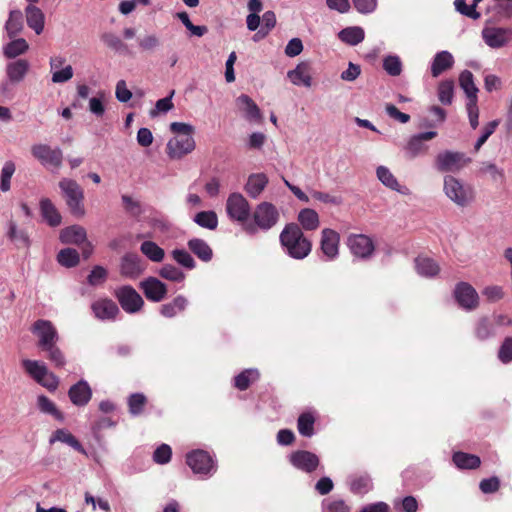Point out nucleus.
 I'll use <instances>...</instances> for the list:
<instances>
[{
	"mask_svg": "<svg viewBox=\"0 0 512 512\" xmlns=\"http://www.w3.org/2000/svg\"><path fill=\"white\" fill-rule=\"evenodd\" d=\"M43 351L47 353V358L54 363L55 366L63 367L66 364L65 356L56 344L51 345Z\"/></svg>",
	"mask_w": 512,
	"mask_h": 512,
	"instance_id": "nucleus-60",
	"label": "nucleus"
},
{
	"mask_svg": "<svg viewBox=\"0 0 512 512\" xmlns=\"http://www.w3.org/2000/svg\"><path fill=\"white\" fill-rule=\"evenodd\" d=\"M31 153L44 166L60 168L63 160V153L60 148H51L47 144H35L31 147Z\"/></svg>",
	"mask_w": 512,
	"mask_h": 512,
	"instance_id": "nucleus-9",
	"label": "nucleus"
},
{
	"mask_svg": "<svg viewBox=\"0 0 512 512\" xmlns=\"http://www.w3.org/2000/svg\"><path fill=\"white\" fill-rule=\"evenodd\" d=\"M287 77L296 86H312L311 67L308 62H300L293 70L287 72Z\"/></svg>",
	"mask_w": 512,
	"mask_h": 512,
	"instance_id": "nucleus-25",
	"label": "nucleus"
},
{
	"mask_svg": "<svg viewBox=\"0 0 512 512\" xmlns=\"http://www.w3.org/2000/svg\"><path fill=\"white\" fill-rule=\"evenodd\" d=\"M15 172V164L12 161H7L1 171L0 189L7 192L10 189V180Z\"/></svg>",
	"mask_w": 512,
	"mask_h": 512,
	"instance_id": "nucleus-59",
	"label": "nucleus"
},
{
	"mask_svg": "<svg viewBox=\"0 0 512 512\" xmlns=\"http://www.w3.org/2000/svg\"><path fill=\"white\" fill-rule=\"evenodd\" d=\"M253 219L255 225H245V230L247 232L255 233L257 228L267 231L278 222L279 212L273 204L269 202H262L255 208Z\"/></svg>",
	"mask_w": 512,
	"mask_h": 512,
	"instance_id": "nucleus-5",
	"label": "nucleus"
},
{
	"mask_svg": "<svg viewBox=\"0 0 512 512\" xmlns=\"http://www.w3.org/2000/svg\"><path fill=\"white\" fill-rule=\"evenodd\" d=\"M79 253L73 248H65L57 255L58 262L67 268L74 267L79 263Z\"/></svg>",
	"mask_w": 512,
	"mask_h": 512,
	"instance_id": "nucleus-48",
	"label": "nucleus"
},
{
	"mask_svg": "<svg viewBox=\"0 0 512 512\" xmlns=\"http://www.w3.org/2000/svg\"><path fill=\"white\" fill-rule=\"evenodd\" d=\"M459 85L464 91L467 101H478L479 89L474 83V76L471 71L464 70L460 73Z\"/></svg>",
	"mask_w": 512,
	"mask_h": 512,
	"instance_id": "nucleus-32",
	"label": "nucleus"
},
{
	"mask_svg": "<svg viewBox=\"0 0 512 512\" xmlns=\"http://www.w3.org/2000/svg\"><path fill=\"white\" fill-rule=\"evenodd\" d=\"M315 418L311 413H303L298 418V431L302 436L311 437L314 434Z\"/></svg>",
	"mask_w": 512,
	"mask_h": 512,
	"instance_id": "nucleus-49",
	"label": "nucleus"
},
{
	"mask_svg": "<svg viewBox=\"0 0 512 512\" xmlns=\"http://www.w3.org/2000/svg\"><path fill=\"white\" fill-rule=\"evenodd\" d=\"M32 332L38 338V347L43 351L59 340L55 326L49 320H37L32 326Z\"/></svg>",
	"mask_w": 512,
	"mask_h": 512,
	"instance_id": "nucleus-8",
	"label": "nucleus"
},
{
	"mask_svg": "<svg viewBox=\"0 0 512 512\" xmlns=\"http://www.w3.org/2000/svg\"><path fill=\"white\" fill-rule=\"evenodd\" d=\"M5 29L9 38H14L23 29L22 13L19 10H13L9 14Z\"/></svg>",
	"mask_w": 512,
	"mask_h": 512,
	"instance_id": "nucleus-43",
	"label": "nucleus"
},
{
	"mask_svg": "<svg viewBox=\"0 0 512 512\" xmlns=\"http://www.w3.org/2000/svg\"><path fill=\"white\" fill-rule=\"evenodd\" d=\"M339 234L332 229H323L321 236V250L328 260L337 257L339 249Z\"/></svg>",
	"mask_w": 512,
	"mask_h": 512,
	"instance_id": "nucleus-23",
	"label": "nucleus"
},
{
	"mask_svg": "<svg viewBox=\"0 0 512 512\" xmlns=\"http://www.w3.org/2000/svg\"><path fill=\"white\" fill-rule=\"evenodd\" d=\"M186 463L195 474L202 476L212 475L216 471L214 459L204 450H194L188 453Z\"/></svg>",
	"mask_w": 512,
	"mask_h": 512,
	"instance_id": "nucleus-7",
	"label": "nucleus"
},
{
	"mask_svg": "<svg viewBox=\"0 0 512 512\" xmlns=\"http://www.w3.org/2000/svg\"><path fill=\"white\" fill-rule=\"evenodd\" d=\"M25 372L38 384L49 391H54L59 385L57 376L50 372L44 362L38 360L24 359L21 362Z\"/></svg>",
	"mask_w": 512,
	"mask_h": 512,
	"instance_id": "nucleus-4",
	"label": "nucleus"
},
{
	"mask_svg": "<svg viewBox=\"0 0 512 512\" xmlns=\"http://www.w3.org/2000/svg\"><path fill=\"white\" fill-rule=\"evenodd\" d=\"M415 267L418 274L424 277H433L437 275L440 270L438 264L428 257L416 258Z\"/></svg>",
	"mask_w": 512,
	"mask_h": 512,
	"instance_id": "nucleus-39",
	"label": "nucleus"
},
{
	"mask_svg": "<svg viewBox=\"0 0 512 512\" xmlns=\"http://www.w3.org/2000/svg\"><path fill=\"white\" fill-rule=\"evenodd\" d=\"M298 221L302 228L308 231L316 230L319 227V215L310 208L302 209L298 214Z\"/></svg>",
	"mask_w": 512,
	"mask_h": 512,
	"instance_id": "nucleus-38",
	"label": "nucleus"
},
{
	"mask_svg": "<svg viewBox=\"0 0 512 512\" xmlns=\"http://www.w3.org/2000/svg\"><path fill=\"white\" fill-rule=\"evenodd\" d=\"M226 211L232 220L244 223L249 218L250 206L242 194L232 193L227 199Z\"/></svg>",
	"mask_w": 512,
	"mask_h": 512,
	"instance_id": "nucleus-10",
	"label": "nucleus"
},
{
	"mask_svg": "<svg viewBox=\"0 0 512 512\" xmlns=\"http://www.w3.org/2000/svg\"><path fill=\"white\" fill-rule=\"evenodd\" d=\"M39 206L41 215L48 225L51 227H57L61 224L62 217L49 198H42Z\"/></svg>",
	"mask_w": 512,
	"mask_h": 512,
	"instance_id": "nucleus-31",
	"label": "nucleus"
},
{
	"mask_svg": "<svg viewBox=\"0 0 512 512\" xmlns=\"http://www.w3.org/2000/svg\"><path fill=\"white\" fill-rule=\"evenodd\" d=\"M384 70L391 76H398L402 71V63L398 56L389 55L383 60Z\"/></svg>",
	"mask_w": 512,
	"mask_h": 512,
	"instance_id": "nucleus-54",
	"label": "nucleus"
},
{
	"mask_svg": "<svg viewBox=\"0 0 512 512\" xmlns=\"http://www.w3.org/2000/svg\"><path fill=\"white\" fill-rule=\"evenodd\" d=\"M140 251L151 261L161 262L165 257L164 250L155 242L147 240L140 246Z\"/></svg>",
	"mask_w": 512,
	"mask_h": 512,
	"instance_id": "nucleus-45",
	"label": "nucleus"
},
{
	"mask_svg": "<svg viewBox=\"0 0 512 512\" xmlns=\"http://www.w3.org/2000/svg\"><path fill=\"white\" fill-rule=\"evenodd\" d=\"M443 192L451 202L461 208L470 206L475 200L473 186L452 175L444 177Z\"/></svg>",
	"mask_w": 512,
	"mask_h": 512,
	"instance_id": "nucleus-2",
	"label": "nucleus"
},
{
	"mask_svg": "<svg viewBox=\"0 0 512 512\" xmlns=\"http://www.w3.org/2000/svg\"><path fill=\"white\" fill-rule=\"evenodd\" d=\"M349 506L341 499H328L323 502V512H349Z\"/></svg>",
	"mask_w": 512,
	"mask_h": 512,
	"instance_id": "nucleus-64",
	"label": "nucleus"
},
{
	"mask_svg": "<svg viewBox=\"0 0 512 512\" xmlns=\"http://www.w3.org/2000/svg\"><path fill=\"white\" fill-rule=\"evenodd\" d=\"M187 245L191 252L195 254L200 260L209 262L212 259V249L204 240L193 238L188 241Z\"/></svg>",
	"mask_w": 512,
	"mask_h": 512,
	"instance_id": "nucleus-36",
	"label": "nucleus"
},
{
	"mask_svg": "<svg viewBox=\"0 0 512 512\" xmlns=\"http://www.w3.org/2000/svg\"><path fill=\"white\" fill-rule=\"evenodd\" d=\"M188 305V300L179 295L175 297L171 302L163 304L160 309V313L166 318H172L178 313L184 311Z\"/></svg>",
	"mask_w": 512,
	"mask_h": 512,
	"instance_id": "nucleus-37",
	"label": "nucleus"
},
{
	"mask_svg": "<svg viewBox=\"0 0 512 512\" xmlns=\"http://www.w3.org/2000/svg\"><path fill=\"white\" fill-rule=\"evenodd\" d=\"M238 109L243 114V117L249 122H260L262 120V113L251 97L246 94L240 95L236 99Z\"/></svg>",
	"mask_w": 512,
	"mask_h": 512,
	"instance_id": "nucleus-21",
	"label": "nucleus"
},
{
	"mask_svg": "<svg viewBox=\"0 0 512 512\" xmlns=\"http://www.w3.org/2000/svg\"><path fill=\"white\" fill-rule=\"evenodd\" d=\"M498 125H499V120H493V121H490L489 123H487L483 127L482 133H481L480 137L478 138V140L476 141L475 146H474L476 151H478L484 145V143L488 140V138L495 132Z\"/></svg>",
	"mask_w": 512,
	"mask_h": 512,
	"instance_id": "nucleus-61",
	"label": "nucleus"
},
{
	"mask_svg": "<svg viewBox=\"0 0 512 512\" xmlns=\"http://www.w3.org/2000/svg\"><path fill=\"white\" fill-rule=\"evenodd\" d=\"M37 404L41 412L50 414L58 420H63V414L56 408L55 404L45 395L38 396Z\"/></svg>",
	"mask_w": 512,
	"mask_h": 512,
	"instance_id": "nucleus-52",
	"label": "nucleus"
},
{
	"mask_svg": "<svg viewBox=\"0 0 512 512\" xmlns=\"http://www.w3.org/2000/svg\"><path fill=\"white\" fill-rule=\"evenodd\" d=\"M193 136H175L171 138L166 146L167 155L171 159H181L195 149Z\"/></svg>",
	"mask_w": 512,
	"mask_h": 512,
	"instance_id": "nucleus-15",
	"label": "nucleus"
},
{
	"mask_svg": "<svg viewBox=\"0 0 512 512\" xmlns=\"http://www.w3.org/2000/svg\"><path fill=\"white\" fill-rule=\"evenodd\" d=\"M27 25L35 31L36 34H41L44 29V14L42 11L33 5L26 8Z\"/></svg>",
	"mask_w": 512,
	"mask_h": 512,
	"instance_id": "nucleus-35",
	"label": "nucleus"
},
{
	"mask_svg": "<svg viewBox=\"0 0 512 512\" xmlns=\"http://www.w3.org/2000/svg\"><path fill=\"white\" fill-rule=\"evenodd\" d=\"M290 463L299 470L311 473L318 467L319 458L312 452L298 450L290 455Z\"/></svg>",
	"mask_w": 512,
	"mask_h": 512,
	"instance_id": "nucleus-18",
	"label": "nucleus"
},
{
	"mask_svg": "<svg viewBox=\"0 0 512 512\" xmlns=\"http://www.w3.org/2000/svg\"><path fill=\"white\" fill-rule=\"evenodd\" d=\"M91 310L98 320L113 321L119 313V308L114 301L101 298L91 304Z\"/></svg>",
	"mask_w": 512,
	"mask_h": 512,
	"instance_id": "nucleus-17",
	"label": "nucleus"
},
{
	"mask_svg": "<svg viewBox=\"0 0 512 512\" xmlns=\"http://www.w3.org/2000/svg\"><path fill=\"white\" fill-rule=\"evenodd\" d=\"M474 337L481 342L487 341L496 336V328L492 319L488 316L479 317L473 327Z\"/></svg>",
	"mask_w": 512,
	"mask_h": 512,
	"instance_id": "nucleus-27",
	"label": "nucleus"
},
{
	"mask_svg": "<svg viewBox=\"0 0 512 512\" xmlns=\"http://www.w3.org/2000/svg\"><path fill=\"white\" fill-rule=\"evenodd\" d=\"M268 178L263 173L252 174L249 176L245 185V190L252 198H257L265 189Z\"/></svg>",
	"mask_w": 512,
	"mask_h": 512,
	"instance_id": "nucleus-34",
	"label": "nucleus"
},
{
	"mask_svg": "<svg viewBox=\"0 0 512 512\" xmlns=\"http://www.w3.org/2000/svg\"><path fill=\"white\" fill-rule=\"evenodd\" d=\"M59 188L71 214L78 218L83 217L86 212L83 204L84 191L81 186L73 179L63 178L59 182Z\"/></svg>",
	"mask_w": 512,
	"mask_h": 512,
	"instance_id": "nucleus-3",
	"label": "nucleus"
},
{
	"mask_svg": "<svg viewBox=\"0 0 512 512\" xmlns=\"http://www.w3.org/2000/svg\"><path fill=\"white\" fill-rule=\"evenodd\" d=\"M436 136V131H427L411 136L404 146L406 157L415 159L425 155L429 149L425 142L434 139Z\"/></svg>",
	"mask_w": 512,
	"mask_h": 512,
	"instance_id": "nucleus-11",
	"label": "nucleus"
},
{
	"mask_svg": "<svg viewBox=\"0 0 512 512\" xmlns=\"http://www.w3.org/2000/svg\"><path fill=\"white\" fill-rule=\"evenodd\" d=\"M453 462L460 469H474L481 463L478 456L464 452L454 453Z\"/></svg>",
	"mask_w": 512,
	"mask_h": 512,
	"instance_id": "nucleus-42",
	"label": "nucleus"
},
{
	"mask_svg": "<svg viewBox=\"0 0 512 512\" xmlns=\"http://www.w3.org/2000/svg\"><path fill=\"white\" fill-rule=\"evenodd\" d=\"M68 395L74 405L82 407L91 400L92 390L85 380H80L70 387Z\"/></svg>",
	"mask_w": 512,
	"mask_h": 512,
	"instance_id": "nucleus-26",
	"label": "nucleus"
},
{
	"mask_svg": "<svg viewBox=\"0 0 512 512\" xmlns=\"http://www.w3.org/2000/svg\"><path fill=\"white\" fill-rule=\"evenodd\" d=\"M159 275L164 279L178 283L185 279V274L182 270L171 264H165L162 266L159 270Z\"/></svg>",
	"mask_w": 512,
	"mask_h": 512,
	"instance_id": "nucleus-51",
	"label": "nucleus"
},
{
	"mask_svg": "<svg viewBox=\"0 0 512 512\" xmlns=\"http://www.w3.org/2000/svg\"><path fill=\"white\" fill-rule=\"evenodd\" d=\"M145 270L142 259L137 254L128 253L121 260V274L130 279H136Z\"/></svg>",
	"mask_w": 512,
	"mask_h": 512,
	"instance_id": "nucleus-19",
	"label": "nucleus"
},
{
	"mask_svg": "<svg viewBox=\"0 0 512 512\" xmlns=\"http://www.w3.org/2000/svg\"><path fill=\"white\" fill-rule=\"evenodd\" d=\"M280 242L286 253L294 259H304L312 249L311 242L304 236L301 228L291 223L280 234Z\"/></svg>",
	"mask_w": 512,
	"mask_h": 512,
	"instance_id": "nucleus-1",
	"label": "nucleus"
},
{
	"mask_svg": "<svg viewBox=\"0 0 512 512\" xmlns=\"http://www.w3.org/2000/svg\"><path fill=\"white\" fill-rule=\"evenodd\" d=\"M497 357L503 364H509L512 362V337L508 336L502 341Z\"/></svg>",
	"mask_w": 512,
	"mask_h": 512,
	"instance_id": "nucleus-55",
	"label": "nucleus"
},
{
	"mask_svg": "<svg viewBox=\"0 0 512 512\" xmlns=\"http://www.w3.org/2000/svg\"><path fill=\"white\" fill-rule=\"evenodd\" d=\"M172 257L179 265L187 269H193L195 267L193 257L184 249H174L172 251Z\"/></svg>",
	"mask_w": 512,
	"mask_h": 512,
	"instance_id": "nucleus-56",
	"label": "nucleus"
},
{
	"mask_svg": "<svg viewBox=\"0 0 512 512\" xmlns=\"http://www.w3.org/2000/svg\"><path fill=\"white\" fill-rule=\"evenodd\" d=\"M124 209L133 217H139L143 213L142 206L139 201L128 195L122 196Z\"/></svg>",
	"mask_w": 512,
	"mask_h": 512,
	"instance_id": "nucleus-62",
	"label": "nucleus"
},
{
	"mask_svg": "<svg viewBox=\"0 0 512 512\" xmlns=\"http://www.w3.org/2000/svg\"><path fill=\"white\" fill-rule=\"evenodd\" d=\"M376 177L386 188L396 191L402 195H408L409 189L401 185L391 170L384 165L376 168Z\"/></svg>",
	"mask_w": 512,
	"mask_h": 512,
	"instance_id": "nucleus-22",
	"label": "nucleus"
},
{
	"mask_svg": "<svg viewBox=\"0 0 512 512\" xmlns=\"http://www.w3.org/2000/svg\"><path fill=\"white\" fill-rule=\"evenodd\" d=\"M30 69V63L26 59H17L7 63L5 71L8 81L12 84L22 82Z\"/></svg>",
	"mask_w": 512,
	"mask_h": 512,
	"instance_id": "nucleus-24",
	"label": "nucleus"
},
{
	"mask_svg": "<svg viewBox=\"0 0 512 512\" xmlns=\"http://www.w3.org/2000/svg\"><path fill=\"white\" fill-rule=\"evenodd\" d=\"M146 298L153 302H159L167 294L166 285L155 277H149L140 283Z\"/></svg>",
	"mask_w": 512,
	"mask_h": 512,
	"instance_id": "nucleus-20",
	"label": "nucleus"
},
{
	"mask_svg": "<svg viewBox=\"0 0 512 512\" xmlns=\"http://www.w3.org/2000/svg\"><path fill=\"white\" fill-rule=\"evenodd\" d=\"M101 40L107 47L113 49L116 52H121L126 48V45L123 43V41L114 33H104L101 36Z\"/></svg>",
	"mask_w": 512,
	"mask_h": 512,
	"instance_id": "nucleus-63",
	"label": "nucleus"
},
{
	"mask_svg": "<svg viewBox=\"0 0 512 512\" xmlns=\"http://www.w3.org/2000/svg\"><path fill=\"white\" fill-rule=\"evenodd\" d=\"M115 295L123 310L130 314L138 312L144 304L140 294L131 286L120 287Z\"/></svg>",
	"mask_w": 512,
	"mask_h": 512,
	"instance_id": "nucleus-14",
	"label": "nucleus"
},
{
	"mask_svg": "<svg viewBox=\"0 0 512 512\" xmlns=\"http://www.w3.org/2000/svg\"><path fill=\"white\" fill-rule=\"evenodd\" d=\"M347 245L350 252L360 259H368L374 252L373 241L366 235H351L348 238Z\"/></svg>",
	"mask_w": 512,
	"mask_h": 512,
	"instance_id": "nucleus-16",
	"label": "nucleus"
},
{
	"mask_svg": "<svg viewBox=\"0 0 512 512\" xmlns=\"http://www.w3.org/2000/svg\"><path fill=\"white\" fill-rule=\"evenodd\" d=\"M7 236L17 248L28 249L31 245L27 229L18 227L14 221H9L7 224Z\"/></svg>",
	"mask_w": 512,
	"mask_h": 512,
	"instance_id": "nucleus-28",
	"label": "nucleus"
},
{
	"mask_svg": "<svg viewBox=\"0 0 512 512\" xmlns=\"http://www.w3.org/2000/svg\"><path fill=\"white\" fill-rule=\"evenodd\" d=\"M470 161V158L463 152L446 150L436 156L435 168L439 172H457L464 168Z\"/></svg>",
	"mask_w": 512,
	"mask_h": 512,
	"instance_id": "nucleus-6",
	"label": "nucleus"
},
{
	"mask_svg": "<svg viewBox=\"0 0 512 512\" xmlns=\"http://www.w3.org/2000/svg\"><path fill=\"white\" fill-rule=\"evenodd\" d=\"M453 55L446 51H440L435 54L431 63V74L433 77H438L445 71L451 69L454 65Z\"/></svg>",
	"mask_w": 512,
	"mask_h": 512,
	"instance_id": "nucleus-29",
	"label": "nucleus"
},
{
	"mask_svg": "<svg viewBox=\"0 0 512 512\" xmlns=\"http://www.w3.org/2000/svg\"><path fill=\"white\" fill-rule=\"evenodd\" d=\"M454 81L453 80H443L438 84L437 87V96L438 100L443 105H450L453 102L454 98Z\"/></svg>",
	"mask_w": 512,
	"mask_h": 512,
	"instance_id": "nucleus-46",
	"label": "nucleus"
},
{
	"mask_svg": "<svg viewBox=\"0 0 512 512\" xmlns=\"http://www.w3.org/2000/svg\"><path fill=\"white\" fill-rule=\"evenodd\" d=\"M481 34L487 46L493 49H499L510 42L512 30L503 27L487 26L483 28Z\"/></svg>",
	"mask_w": 512,
	"mask_h": 512,
	"instance_id": "nucleus-13",
	"label": "nucleus"
},
{
	"mask_svg": "<svg viewBox=\"0 0 512 512\" xmlns=\"http://www.w3.org/2000/svg\"><path fill=\"white\" fill-rule=\"evenodd\" d=\"M365 33L361 27H348L339 32V38L350 45H357L364 40Z\"/></svg>",
	"mask_w": 512,
	"mask_h": 512,
	"instance_id": "nucleus-44",
	"label": "nucleus"
},
{
	"mask_svg": "<svg viewBox=\"0 0 512 512\" xmlns=\"http://www.w3.org/2000/svg\"><path fill=\"white\" fill-rule=\"evenodd\" d=\"M55 442H62L76 451L86 455V450L81 445V443L66 429H57L50 437L49 443L53 444Z\"/></svg>",
	"mask_w": 512,
	"mask_h": 512,
	"instance_id": "nucleus-33",
	"label": "nucleus"
},
{
	"mask_svg": "<svg viewBox=\"0 0 512 512\" xmlns=\"http://www.w3.org/2000/svg\"><path fill=\"white\" fill-rule=\"evenodd\" d=\"M260 377V373L255 368H249L242 371L240 374L235 376L234 385L237 389L243 391L246 390L251 383L257 381Z\"/></svg>",
	"mask_w": 512,
	"mask_h": 512,
	"instance_id": "nucleus-40",
	"label": "nucleus"
},
{
	"mask_svg": "<svg viewBox=\"0 0 512 512\" xmlns=\"http://www.w3.org/2000/svg\"><path fill=\"white\" fill-rule=\"evenodd\" d=\"M310 194L313 199H315L321 203L330 204V205H334V206H338L343 203V199L341 196L331 195L329 193L321 192V191H317V190H311Z\"/></svg>",
	"mask_w": 512,
	"mask_h": 512,
	"instance_id": "nucleus-58",
	"label": "nucleus"
},
{
	"mask_svg": "<svg viewBox=\"0 0 512 512\" xmlns=\"http://www.w3.org/2000/svg\"><path fill=\"white\" fill-rule=\"evenodd\" d=\"M372 488V483L369 477L360 476L354 478L350 482V489L353 493L364 494Z\"/></svg>",
	"mask_w": 512,
	"mask_h": 512,
	"instance_id": "nucleus-57",
	"label": "nucleus"
},
{
	"mask_svg": "<svg viewBox=\"0 0 512 512\" xmlns=\"http://www.w3.org/2000/svg\"><path fill=\"white\" fill-rule=\"evenodd\" d=\"M29 49V44L24 38L15 39L7 43L3 48L5 57L14 59L20 55L26 53Z\"/></svg>",
	"mask_w": 512,
	"mask_h": 512,
	"instance_id": "nucleus-41",
	"label": "nucleus"
},
{
	"mask_svg": "<svg viewBox=\"0 0 512 512\" xmlns=\"http://www.w3.org/2000/svg\"><path fill=\"white\" fill-rule=\"evenodd\" d=\"M194 222L200 227L214 230L218 225V218L214 211H202L194 216Z\"/></svg>",
	"mask_w": 512,
	"mask_h": 512,
	"instance_id": "nucleus-47",
	"label": "nucleus"
},
{
	"mask_svg": "<svg viewBox=\"0 0 512 512\" xmlns=\"http://www.w3.org/2000/svg\"><path fill=\"white\" fill-rule=\"evenodd\" d=\"M160 45V39L156 34H147L138 39V46L144 52H154Z\"/></svg>",
	"mask_w": 512,
	"mask_h": 512,
	"instance_id": "nucleus-53",
	"label": "nucleus"
},
{
	"mask_svg": "<svg viewBox=\"0 0 512 512\" xmlns=\"http://www.w3.org/2000/svg\"><path fill=\"white\" fill-rule=\"evenodd\" d=\"M86 230L79 225H72L61 230L59 239L63 244L81 245L86 242Z\"/></svg>",
	"mask_w": 512,
	"mask_h": 512,
	"instance_id": "nucleus-30",
	"label": "nucleus"
},
{
	"mask_svg": "<svg viewBox=\"0 0 512 512\" xmlns=\"http://www.w3.org/2000/svg\"><path fill=\"white\" fill-rule=\"evenodd\" d=\"M147 399L142 393L131 394L128 398L129 412L133 416L140 415L146 405Z\"/></svg>",
	"mask_w": 512,
	"mask_h": 512,
	"instance_id": "nucleus-50",
	"label": "nucleus"
},
{
	"mask_svg": "<svg viewBox=\"0 0 512 512\" xmlns=\"http://www.w3.org/2000/svg\"><path fill=\"white\" fill-rule=\"evenodd\" d=\"M454 297L458 305L466 311H473L479 306L478 293L467 282H460L456 285Z\"/></svg>",
	"mask_w": 512,
	"mask_h": 512,
	"instance_id": "nucleus-12",
	"label": "nucleus"
}]
</instances>
